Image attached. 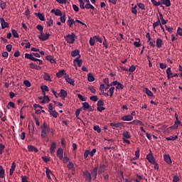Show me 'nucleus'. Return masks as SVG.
I'll list each match as a JSON object with an SVG mask.
<instances>
[{"instance_id":"obj_1","label":"nucleus","mask_w":182,"mask_h":182,"mask_svg":"<svg viewBox=\"0 0 182 182\" xmlns=\"http://www.w3.org/2000/svg\"><path fill=\"white\" fill-rule=\"evenodd\" d=\"M75 38H76V35L75 33H72L71 34H68L65 36V39L67 43L73 44L75 43Z\"/></svg>"},{"instance_id":"obj_2","label":"nucleus","mask_w":182,"mask_h":182,"mask_svg":"<svg viewBox=\"0 0 182 182\" xmlns=\"http://www.w3.org/2000/svg\"><path fill=\"white\" fill-rule=\"evenodd\" d=\"M82 176L85 178L86 181L92 182V174L89 171H85L82 172Z\"/></svg>"},{"instance_id":"obj_3","label":"nucleus","mask_w":182,"mask_h":182,"mask_svg":"<svg viewBox=\"0 0 182 182\" xmlns=\"http://www.w3.org/2000/svg\"><path fill=\"white\" fill-rule=\"evenodd\" d=\"M146 159L149 163H151V164H156V159H154L151 151H150V153L146 155Z\"/></svg>"},{"instance_id":"obj_4","label":"nucleus","mask_w":182,"mask_h":182,"mask_svg":"<svg viewBox=\"0 0 182 182\" xmlns=\"http://www.w3.org/2000/svg\"><path fill=\"white\" fill-rule=\"evenodd\" d=\"M50 36V34L49 33H47L46 34L43 33H41L38 36V39H40V41H43V42H45V41H48V39H49Z\"/></svg>"},{"instance_id":"obj_5","label":"nucleus","mask_w":182,"mask_h":182,"mask_svg":"<svg viewBox=\"0 0 182 182\" xmlns=\"http://www.w3.org/2000/svg\"><path fill=\"white\" fill-rule=\"evenodd\" d=\"M97 170H99V168L96 166L92 169V171L90 173L91 177L94 181L95 180H96V178H97Z\"/></svg>"},{"instance_id":"obj_6","label":"nucleus","mask_w":182,"mask_h":182,"mask_svg":"<svg viewBox=\"0 0 182 182\" xmlns=\"http://www.w3.org/2000/svg\"><path fill=\"white\" fill-rule=\"evenodd\" d=\"M80 59V55H79V57H77L74 60H73V64L74 66L76 68L77 65L79 68H80V66H82L83 61H82V60Z\"/></svg>"},{"instance_id":"obj_7","label":"nucleus","mask_w":182,"mask_h":182,"mask_svg":"<svg viewBox=\"0 0 182 182\" xmlns=\"http://www.w3.org/2000/svg\"><path fill=\"white\" fill-rule=\"evenodd\" d=\"M64 78L66 80V82L69 83V85H71V86H75V80L69 77L68 74H65Z\"/></svg>"},{"instance_id":"obj_8","label":"nucleus","mask_w":182,"mask_h":182,"mask_svg":"<svg viewBox=\"0 0 182 182\" xmlns=\"http://www.w3.org/2000/svg\"><path fill=\"white\" fill-rule=\"evenodd\" d=\"M0 23L1 25V29H5V28H9V24L5 21L4 18H0Z\"/></svg>"},{"instance_id":"obj_9","label":"nucleus","mask_w":182,"mask_h":182,"mask_svg":"<svg viewBox=\"0 0 182 182\" xmlns=\"http://www.w3.org/2000/svg\"><path fill=\"white\" fill-rule=\"evenodd\" d=\"M180 124H181V121H175L174 124L169 127V129H171V130H176L178 129V126H180Z\"/></svg>"},{"instance_id":"obj_10","label":"nucleus","mask_w":182,"mask_h":182,"mask_svg":"<svg viewBox=\"0 0 182 182\" xmlns=\"http://www.w3.org/2000/svg\"><path fill=\"white\" fill-rule=\"evenodd\" d=\"M57 156L60 159V160L63 159V149L62 148H58L57 151Z\"/></svg>"},{"instance_id":"obj_11","label":"nucleus","mask_w":182,"mask_h":182,"mask_svg":"<svg viewBox=\"0 0 182 182\" xmlns=\"http://www.w3.org/2000/svg\"><path fill=\"white\" fill-rule=\"evenodd\" d=\"M132 119L133 116L132 115H125L122 117V120H123V122H132Z\"/></svg>"},{"instance_id":"obj_12","label":"nucleus","mask_w":182,"mask_h":182,"mask_svg":"<svg viewBox=\"0 0 182 182\" xmlns=\"http://www.w3.org/2000/svg\"><path fill=\"white\" fill-rule=\"evenodd\" d=\"M59 97H68V92L65 90H60V92L58 94Z\"/></svg>"},{"instance_id":"obj_13","label":"nucleus","mask_w":182,"mask_h":182,"mask_svg":"<svg viewBox=\"0 0 182 182\" xmlns=\"http://www.w3.org/2000/svg\"><path fill=\"white\" fill-rule=\"evenodd\" d=\"M28 151H34V153H38L39 151V149L38 148L32 146V145H28L27 147Z\"/></svg>"},{"instance_id":"obj_14","label":"nucleus","mask_w":182,"mask_h":182,"mask_svg":"<svg viewBox=\"0 0 182 182\" xmlns=\"http://www.w3.org/2000/svg\"><path fill=\"white\" fill-rule=\"evenodd\" d=\"M132 138V135H130V132H129L128 131H124L122 133V139H131Z\"/></svg>"},{"instance_id":"obj_15","label":"nucleus","mask_w":182,"mask_h":182,"mask_svg":"<svg viewBox=\"0 0 182 182\" xmlns=\"http://www.w3.org/2000/svg\"><path fill=\"white\" fill-rule=\"evenodd\" d=\"M164 158L166 163H167V164H171L172 161H171V158L170 157V155L165 154L164 156Z\"/></svg>"},{"instance_id":"obj_16","label":"nucleus","mask_w":182,"mask_h":182,"mask_svg":"<svg viewBox=\"0 0 182 182\" xmlns=\"http://www.w3.org/2000/svg\"><path fill=\"white\" fill-rule=\"evenodd\" d=\"M55 150H56V142H53L50 148V153L53 154L55 153Z\"/></svg>"},{"instance_id":"obj_17","label":"nucleus","mask_w":182,"mask_h":182,"mask_svg":"<svg viewBox=\"0 0 182 182\" xmlns=\"http://www.w3.org/2000/svg\"><path fill=\"white\" fill-rule=\"evenodd\" d=\"M15 168H16V164H15V162H13L9 171V176H12V174H14Z\"/></svg>"},{"instance_id":"obj_18","label":"nucleus","mask_w":182,"mask_h":182,"mask_svg":"<svg viewBox=\"0 0 182 182\" xmlns=\"http://www.w3.org/2000/svg\"><path fill=\"white\" fill-rule=\"evenodd\" d=\"M159 25L160 26H161V21H160V18L158 17L157 21H156L153 23V28H154V32H156V28H157V26H159Z\"/></svg>"},{"instance_id":"obj_19","label":"nucleus","mask_w":182,"mask_h":182,"mask_svg":"<svg viewBox=\"0 0 182 182\" xmlns=\"http://www.w3.org/2000/svg\"><path fill=\"white\" fill-rule=\"evenodd\" d=\"M80 56V51L79 50H75L71 52V56H73V58H76V56Z\"/></svg>"},{"instance_id":"obj_20","label":"nucleus","mask_w":182,"mask_h":182,"mask_svg":"<svg viewBox=\"0 0 182 182\" xmlns=\"http://www.w3.org/2000/svg\"><path fill=\"white\" fill-rule=\"evenodd\" d=\"M166 75H167V79H171V77L173 76V73H171V68H168L166 69Z\"/></svg>"},{"instance_id":"obj_21","label":"nucleus","mask_w":182,"mask_h":182,"mask_svg":"<svg viewBox=\"0 0 182 182\" xmlns=\"http://www.w3.org/2000/svg\"><path fill=\"white\" fill-rule=\"evenodd\" d=\"M44 80H47L48 82H52V79L50 78V75L48 73H43Z\"/></svg>"},{"instance_id":"obj_22","label":"nucleus","mask_w":182,"mask_h":182,"mask_svg":"<svg viewBox=\"0 0 182 182\" xmlns=\"http://www.w3.org/2000/svg\"><path fill=\"white\" fill-rule=\"evenodd\" d=\"M50 102V99L49 98V96L45 95L43 97V99L42 101H41V103H43V105H45V103H49Z\"/></svg>"},{"instance_id":"obj_23","label":"nucleus","mask_w":182,"mask_h":182,"mask_svg":"<svg viewBox=\"0 0 182 182\" xmlns=\"http://www.w3.org/2000/svg\"><path fill=\"white\" fill-rule=\"evenodd\" d=\"M163 46V40H161L160 38H158L156 39V48H161Z\"/></svg>"},{"instance_id":"obj_24","label":"nucleus","mask_w":182,"mask_h":182,"mask_svg":"<svg viewBox=\"0 0 182 182\" xmlns=\"http://www.w3.org/2000/svg\"><path fill=\"white\" fill-rule=\"evenodd\" d=\"M67 167L68 170H71V171H75V165H73V163L72 161H70L68 164L67 165Z\"/></svg>"},{"instance_id":"obj_25","label":"nucleus","mask_w":182,"mask_h":182,"mask_svg":"<svg viewBox=\"0 0 182 182\" xmlns=\"http://www.w3.org/2000/svg\"><path fill=\"white\" fill-rule=\"evenodd\" d=\"M144 93H146V95H147L150 97H153V96H154L153 92L150 90H149V88L146 87L144 89Z\"/></svg>"},{"instance_id":"obj_26","label":"nucleus","mask_w":182,"mask_h":182,"mask_svg":"<svg viewBox=\"0 0 182 182\" xmlns=\"http://www.w3.org/2000/svg\"><path fill=\"white\" fill-rule=\"evenodd\" d=\"M36 16H38L40 21H45V15L42 13H36Z\"/></svg>"},{"instance_id":"obj_27","label":"nucleus","mask_w":182,"mask_h":182,"mask_svg":"<svg viewBox=\"0 0 182 182\" xmlns=\"http://www.w3.org/2000/svg\"><path fill=\"white\" fill-rule=\"evenodd\" d=\"M87 80L88 82H95V77L91 73L87 74Z\"/></svg>"},{"instance_id":"obj_28","label":"nucleus","mask_w":182,"mask_h":182,"mask_svg":"<svg viewBox=\"0 0 182 182\" xmlns=\"http://www.w3.org/2000/svg\"><path fill=\"white\" fill-rule=\"evenodd\" d=\"M49 113L50 114V116H52L53 117H55V119H56L58 116V112H56L55 110H51V111H49Z\"/></svg>"},{"instance_id":"obj_29","label":"nucleus","mask_w":182,"mask_h":182,"mask_svg":"<svg viewBox=\"0 0 182 182\" xmlns=\"http://www.w3.org/2000/svg\"><path fill=\"white\" fill-rule=\"evenodd\" d=\"M6 108L8 109V110H11V108L15 109V103H14L13 102H9L6 105Z\"/></svg>"},{"instance_id":"obj_30","label":"nucleus","mask_w":182,"mask_h":182,"mask_svg":"<svg viewBox=\"0 0 182 182\" xmlns=\"http://www.w3.org/2000/svg\"><path fill=\"white\" fill-rule=\"evenodd\" d=\"M46 22L49 28L52 26V25H53V20L52 19V18H47Z\"/></svg>"},{"instance_id":"obj_31","label":"nucleus","mask_w":182,"mask_h":182,"mask_svg":"<svg viewBox=\"0 0 182 182\" xmlns=\"http://www.w3.org/2000/svg\"><path fill=\"white\" fill-rule=\"evenodd\" d=\"M69 19L67 21V23L70 28H72V26L75 23V20L70 18V17H68Z\"/></svg>"},{"instance_id":"obj_32","label":"nucleus","mask_w":182,"mask_h":182,"mask_svg":"<svg viewBox=\"0 0 182 182\" xmlns=\"http://www.w3.org/2000/svg\"><path fill=\"white\" fill-rule=\"evenodd\" d=\"M161 1L164 5H166V6L167 7L171 6V2L170 1V0H161Z\"/></svg>"},{"instance_id":"obj_33","label":"nucleus","mask_w":182,"mask_h":182,"mask_svg":"<svg viewBox=\"0 0 182 182\" xmlns=\"http://www.w3.org/2000/svg\"><path fill=\"white\" fill-rule=\"evenodd\" d=\"M136 41L134 42V46H135V48H140V46H141V43H140V38H136Z\"/></svg>"},{"instance_id":"obj_34","label":"nucleus","mask_w":182,"mask_h":182,"mask_svg":"<svg viewBox=\"0 0 182 182\" xmlns=\"http://www.w3.org/2000/svg\"><path fill=\"white\" fill-rule=\"evenodd\" d=\"M63 75H66V74H65V70H61L56 73V77H62V76H63Z\"/></svg>"},{"instance_id":"obj_35","label":"nucleus","mask_w":182,"mask_h":182,"mask_svg":"<svg viewBox=\"0 0 182 182\" xmlns=\"http://www.w3.org/2000/svg\"><path fill=\"white\" fill-rule=\"evenodd\" d=\"M85 9L95 10V6L90 4V1H88V3L85 4Z\"/></svg>"},{"instance_id":"obj_36","label":"nucleus","mask_w":182,"mask_h":182,"mask_svg":"<svg viewBox=\"0 0 182 182\" xmlns=\"http://www.w3.org/2000/svg\"><path fill=\"white\" fill-rule=\"evenodd\" d=\"M4 176H5V171L2 166L0 165V178H4Z\"/></svg>"},{"instance_id":"obj_37","label":"nucleus","mask_w":182,"mask_h":182,"mask_svg":"<svg viewBox=\"0 0 182 182\" xmlns=\"http://www.w3.org/2000/svg\"><path fill=\"white\" fill-rule=\"evenodd\" d=\"M25 58L26 59H29V60H33V55L32 53H26L25 54Z\"/></svg>"},{"instance_id":"obj_38","label":"nucleus","mask_w":182,"mask_h":182,"mask_svg":"<svg viewBox=\"0 0 182 182\" xmlns=\"http://www.w3.org/2000/svg\"><path fill=\"white\" fill-rule=\"evenodd\" d=\"M0 8L3 10L5 9L6 8V2L0 0Z\"/></svg>"},{"instance_id":"obj_39","label":"nucleus","mask_w":182,"mask_h":182,"mask_svg":"<svg viewBox=\"0 0 182 182\" xmlns=\"http://www.w3.org/2000/svg\"><path fill=\"white\" fill-rule=\"evenodd\" d=\"M177 139H178V136L176 135V136H169V137H166V140L168 141H174V140H177Z\"/></svg>"},{"instance_id":"obj_40","label":"nucleus","mask_w":182,"mask_h":182,"mask_svg":"<svg viewBox=\"0 0 182 182\" xmlns=\"http://www.w3.org/2000/svg\"><path fill=\"white\" fill-rule=\"evenodd\" d=\"M136 5L142 11H146V6L143 3H138Z\"/></svg>"},{"instance_id":"obj_41","label":"nucleus","mask_w":182,"mask_h":182,"mask_svg":"<svg viewBox=\"0 0 182 182\" xmlns=\"http://www.w3.org/2000/svg\"><path fill=\"white\" fill-rule=\"evenodd\" d=\"M11 33H12L14 38H19V34H18V31H16V30L12 29Z\"/></svg>"},{"instance_id":"obj_42","label":"nucleus","mask_w":182,"mask_h":182,"mask_svg":"<svg viewBox=\"0 0 182 182\" xmlns=\"http://www.w3.org/2000/svg\"><path fill=\"white\" fill-rule=\"evenodd\" d=\"M82 105L83 110H87V109H89V107L90 106L89 105V102H83Z\"/></svg>"},{"instance_id":"obj_43","label":"nucleus","mask_w":182,"mask_h":182,"mask_svg":"<svg viewBox=\"0 0 182 182\" xmlns=\"http://www.w3.org/2000/svg\"><path fill=\"white\" fill-rule=\"evenodd\" d=\"M36 29H38V31H39V32H40L41 33H43V27L42 25H41V24L37 25V26H36Z\"/></svg>"},{"instance_id":"obj_44","label":"nucleus","mask_w":182,"mask_h":182,"mask_svg":"<svg viewBox=\"0 0 182 182\" xmlns=\"http://www.w3.org/2000/svg\"><path fill=\"white\" fill-rule=\"evenodd\" d=\"M41 89L42 92H49V87L47 85H42Z\"/></svg>"},{"instance_id":"obj_45","label":"nucleus","mask_w":182,"mask_h":182,"mask_svg":"<svg viewBox=\"0 0 182 182\" xmlns=\"http://www.w3.org/2000/svg\"><path fill=\"white\" fill-rule=\"evenodd\" d=\"M78 99H80V100H81V102H86V97H83L81 94H77V95Z\"/></svg>"},{"instance_id":"obj_46","label":"nucleus","mask_w":182,"mask_h":182,"mask_svg":"<svg viewBox=\"0 0 182 182\" xmlns=\"http://www.w3.org/2000/svg\"><path fill=\"white\" fill-rule=\"evenodd\" d=\"M88 89L90 90L91 93H93L94 95H96V89H95V87L90 85L88 87Z\"/></svg>"},{"instance_id":"obj_47","label":"nucleus","mask_w":182,"mask_h":182,"mask_svg":"<svg viewBox=\"0 0 182 182\" xmlns=\"http://www.w3.org/2000/svg\"><path fill=\"white\" fill-rule=\"evenodd\" d=\"M97 107L105 106V102H103V100H98L97 102Z\"/></svg>"},{"instance_id":"obj_48","label":"nucleus","mask_w":182,"mask_h":182,"mask_svg":"<svg viewBox=\"0 0 182 182\" xmlns=\"http://www.w3.org/2000/svg\"><path fill=\"white\" fill-rule=\"evenodd\" d=\"M93 129L95 132H97V133H101L102 132V129H100V127H99V125L94 126Z\"/></svg>"},{"instance_id":"obj_49","label":"nucleus","mask_w":182,"mask_h":182,"mask_svg":"<svg viewBox=\"0 0 182 182\" xmlns=\"http://www.w3.org/2000/svg\"><path fill=\"white\" fill-rule=\"evenodd\" d=\"M151 2L154 6H160V5H161V2L160 1L157 2L156 0H151Z\"/></svg>"},{"instance_id":"obj_50","label":"nucleus","mask_w":182,"mask_h":182,"mask_svg":"<svg viewBox=\"0 0 182 182\" xmlns=\"http://www.w3.org/2000/svg\"><path fill=\"white\" fill-rule=\"evenodd\" d=\"M105 168H106V165H102V166H100L99 171H98V174H102V172L103 171V170H105Z\"/></svg>"},{"instance_id":"obj_51","label":"nucleus","mask_w":182,"mask_h":182,"mask_svg":"<svg viewBox=\"0 0 182 182\" xmlns=\"http://www.w3.org/2000/svg\"><path fill=\"white\" fill-rule=\"evenodd\" d=\"M90 100H92V102H97V100H99V98H97V96L94 95L90 97Z\"/></svg>"},{"instance_id":"obj_52","label":"nucleus","mask_w":182,"mask_h":182,"mask_svg":"<svg viewBox=\"0 0 182 182\" xmlns=\"http://www.w3.org/2000/svg\"><path fill=\"white\" fill-rule=\"evenodd\" d=\"M55 16H62V15H63L62 11L57 9L55 10Z\"/></svg>"},{"instance_id":"obj_53","label":"nucleus","mask_w":182,"mask_h":182,"mask_svg":"<svg viewBox=\"0 0 182 182\" xmlns=\"http://www.w3.org/2000/svg\"><path fill=\"white\" fill-rule=\"evenodd\" d=\"M109 96L112 97L113 96V93H114V87H111L109 90Z\"/></svg>"},{"instance_id":"obj_54","label":"nucleus","mask_w":182,"mask_h":182,"mask_svg":"<svg viewBox=\"0 0 182 182\" xmlns=\"http://www.w3.org/2000/svg\"><path fill=\"white\" fill-rule=\"evenodd\" d=\"M132 12L134 14V15H137V6H134L132 8Z\"/></svg>"},{"instance_id":"obj_55","label":"nucleus","mask_w":182,"mask_h":182,"mask_svg":"<svg viewBox=\"0 0 182 182\" xmlns=\"http://www.w3.org/2000/svg\"><path fill=\"white\" fill-rule=\"evenodd\" d=\"M95 39L92 37H91L90 38V46H95Z\"/></svg>"},{"instance_id":"obj_56","label":"nucleus","mask_w":182,"mask_h":182,"mask_svg":"<svg viewBox=\"0 0 182 182\" xmlns=\"http://www.w3.org/2000/svg\"><path fill=\"white\" fill-rule=\"evenodd\" d=\"M47 132H46V131H45V129H42V131H41V137L43 138V139H44L45 137H48V135H47V134H46Z\"/></svg>"},{"instance_id":"obj_57","label":"nucleus","mask_w":182,"mask_h":182,"mask_svg":"<svg viewBox=\"0 0 182 182\" xmlns=\"http://www.w3.org/2000/svg\"><path fill=\"white\" fill-rule=\"evenodd\" d=\"M23 85H25L26 87H31V82H29L28 80L23 81Z\"/></svg>"},{"instance_id":"obj_58","label":"nucleus","mask_w":182,"mask_h":182,"mask_svg":"<svg viewBox=\"0 0 182 182\" xmlns=\"http://www.w3.org/2000/svg\"><path fill=\"white\" fill-rule=\"evenodd\" d=\"M41 159L44 163H48V161H50V159H49L48 156H42Z\"/></svg>"},{"instance_id":"obj_59","label":"nucleus","mask_w":182,"mask_h":182,"mask_svg":"<svg viewBox=\"0 0 182 182\" xmlns=\"http://www.w3.org/2000/svg\"><path fill=\"white\" fill-rule=\"evenodd\" d=\"M124 87V86H123V85H122V83L118 82V84L117 85L116 89H118V90H120L122 89H123Z\"/></svg>"},{"instance_id":"obj_60","label":"nucleus","mask_w":182,"mask_h":182,"mask_svg":"<svg viewBox=\"0 0 182 182\" xmlns=\"http://www.w3.org/2000/svg\"><path fill=\"white\" fill-rule=\"evenodd\" d=\"M128 70L132 73L134 72V70H136V66H134V65H131Z\"/></svg>"},{"instance_id":"obj_61","label":"nucleus","mask_w":182,"mask_h":182,"mask_svg":"<svg viewBox=\"0 0 182 182\" xmlns=\"http://www.w3.org/2000/svg\"><path fill=\"white\" fill-rule=\"evenodd\" d=\"M6 49L7 52H11V50H12V45L8 44L6 46Z\"/></svg>"},{"instance_id":"obj_62","label":"nucleus","mask_w":182,"mask_h":182,"mask_svg":"<svg viewBox=\"0 0 182 182\" xmlns=\"http://www.w3.org/2000/svg\"><path fill=\"white\" fill-rule=\"evenodd\" d=\"M97 112H103V110H106V108L104 107L103 106L97 107Z\"/></svg>"},{"instance_id":"obj_63","label":"nucleus","mask_w":182,"mask_h":182,"mask_svg":"<svg viewBox=\"0 0 182 182\" xmlns=\"http://www.w3.org/2000/svg\"><path fill=\"white\" fill-rule=\"evenodd\" d=\"M160 69H166L167 68V65L163 63H159Z\"/></svg>"},{"instance_id":"obj_64","label":"nucleus","mask_w":182,"mask_h":182,"mask_svg":"<svg viewBox=\"0 0 182 182\" xmlns=\"http://www.w3.org/2000/svg\"><path fill=\"white\" fill-rule=\"evenodd\" d=\"M180 181V178H178V175L173 176V182H178Z\"/></svg>"}]
</instances>
